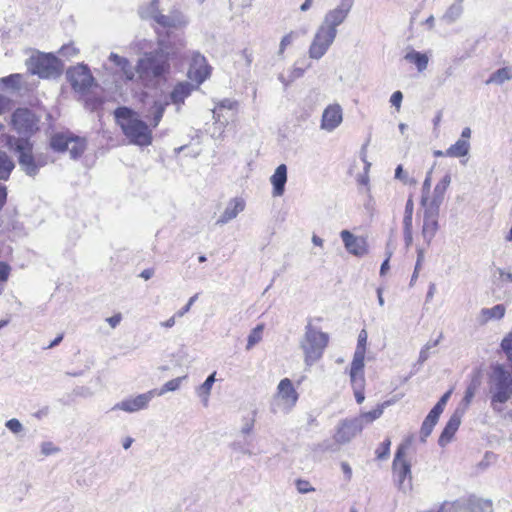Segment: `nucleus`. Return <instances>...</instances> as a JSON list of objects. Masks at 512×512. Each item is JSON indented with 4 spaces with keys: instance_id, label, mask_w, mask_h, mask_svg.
Masks as SVG:
<instances>
[{
    "instance_id": "f257e3e1",
    "label": "nucleus",
    "mask_w": 512,
    "mask_h": 512,
    "mask_svg": "<svg viewBox=\"0 0 512 512\" xmlns=\"http://www.w3.org/2000/svg\"><path fill=\"white\" fill-rule=\"evenodd\" d=\"M184 47V42L179 39L177 43L171 44L170 41L160 40L159 48L155 52L145 53L137 63V73L144 80H152L164 75L169 68L168 60L176 56Z\"/></svg>"
},
{
    "instance_id": "f03ea898",
    "label": "nucleus",
    "mask_w": 512,
    "mask_h": 512,
    "mask_svg": "<svg viewBox=\"0 0 512 512\" xmlns=\"http://www.w3.org/2000/svg\"><path fill=\"white\" fill-rule=\"evenodd\" d=\"M114 116L129 143L138 146H149L152 143V129L137 112L128 107H119Z\"/></svg>"
},
{
    "instance_id": "7ed1b4c3",
    "label": "nucleus",
    "mask_w": 512,
    "mask_h": 512,
    "mask_svg": "<svg viewBox=\"0 0 512 512\" xmlns=\"http://www.w3.org/2000/svg\"><path fill=\"white\" fill-rule=\"evenodd\" d=\"M5 137L6 145L9 147V149L14 150L16 153H18L19 165L27 175H36L38 173V170L48 163V159L46 156L42 154L34 155L32 153L33 147L28 139H16L9 135Z\"/></svg>"
},
{
    "instance_id": "20e7f679",
    "label": "nucleus",
    "mask_w": 512,
    "mask_h": 512,
    "mask_svg": "<svg viewBox=\"0 0 512 512\" xmlns=\"http://www.w3.org/2000/svg\"><path fill=\"white\" fill-rule=\"evenodd\" d=\"M490 393L493 410L502 411L500 405L506 403L512 396V374L501 365L492 368Z\"/></svg>"
},
{
    "instance_id": "39448f33",
    "label": "nucleus",
    "mask_w": 512,
    "mask_h": 512,
    "mask_svg": "<svg viewBox=\"0 0 512 512\" xmlns=\"http://www.w3.org/2000/svg\"><path fill=\"white\" fill-rule=\"evenodd\" d=\"M322 317H312L307 320L305 333L301 342L304 352H322L329 344L330 335L321 329Z\"/></svg>"
},
{
    "instance_id": "423d86ee",
    "label": "nucleus",
    "mask_w": 512,
    "mask_h": 512,
    "mask_svg": "<svg viewBox=\"0 0 512 512\" xmlns=\"http://www.w3.org/2000/svg\"><path fill=\"white\" fill-rule=\"evenodd\" d=\"M28 71L40 78H56L61 74L62 63L53 54L37 53L26 62Z\"/></svg>"
},
{
    "instance_id": "0eeeda50",
    "label": "nucleus",
    "mask_w": 512,
    "mask_h": 512,
    "mask_svg": "<svg viewBox=\"0 0 512 512\" xmlns=\"http://www.w3.org/2000/svg\"><path fill=\"white\" fill-rule=\"evenodd\" d=\"M353 3L354 0H340L335 8L328 10L324 14L319 27L337 36L338 27L347 19Z\"/></svg>"
},
{
    "instance_id": "6e6552de",
    "label": "nucleus",
    "mask_w": 512,
    "mask_h": 512,
    "mask_svg": "<svg viewBox=\"0 0 512 512\" xmlns=\"http://www.w3.org/2000/svg\"><path fill=\"white\" fill-rule=\"evenodd\" d=\"M274 410L288 413L298 401V393L288 378L282 379L278 386L273 400Z\"/></svg>"
},
{
    "instance_id": "1a4fd4ad",
    "label": "nucleus",
    "mask_w": 512,
    "mask_h": 512,
    "mask_svg": "<svg viewBox=\"0 0 512 512\" xmlns=\"http://www.w3.org/2000/svg\"><path fill=\"white\" fill-rule=\"evenodd\" d=\"M405 449L404 445L400 446L393 461L394 481L403 492L409 491L412 487L411 466L404 458Z\"/></svg>"
},
{
    "instance_id": "9d476101",
    "label": "nucleus",
    "mask_w": 512,
    "mask_h": 512,
    "mask_svg": "<svg viewBox=\"0 0 512 512\" xmlns=\"http://www.w3.org/2000/svg\"><path fill=\"white\" fill-rule=\"evenodd\" d=\"M450 183L451 175L446 173L437 182L432 191H429L427 194H423L421 196V205L423 209L439 212Z\"/></svg>"
},
{
    "instance_id": "9b49d317",
    "label": "nucleus",
    "mask_w": 512,
    "mask_h": 512,
    "mask_svg": "<svg viewBox=\"0 0 512 512\" xmlns=\"http://www.w3.org/2000/svg\"><path fill=\"white\" fill-rule=\"evenodd\" d=\"M67 80L75 92L84 94L94 83V77L85 64H77L70 67L66 72Z\"/></svg>"
},
{
    "instance_id": "f8f14e48",
    "label": "nucleus",
    "mask_w": 512,
    "mask_h": 512,
    "mask_svg": "<svg viewBox=\"0 0 512 512\" xmlns=\"http://www.w3.org/2000/svg\"><path fill=\"white\" fill-rule=\"evenodd\" d=\"M336 37L318 26L308 48L309 58L320 60L333 45Z\"/></svg>"
},
{
    "instance_id": "ddd939ff",
    "label": "nucleus",
    "mask_w": 512,
    "mask_h": 512,
    "mask_svg": "<svg viewBox=\"0 0 512 512\" xmlns=\"http://www.w3.org/2000/svg\"><path fill=\"white\" fill-rule=\"evenodd\" d=\"M156 395V390H150L136 396H130L116 403L112 409L135 413L148 408L150 401L156 397Z\"/></svg>"
},
{
    "instance_id": "4468645a",
    "label": "nucleus",
    "mask_w": 512,
    "mask_h": 512,
    "mask_svg": "<svg viewBox=\"0 0 512 512\" xmlns=\"http://www.w3.org/2000/svg\"><path fill=\"white\" fill-rule=\"evenodd\" d=\"M340 238L343 242L345 250L358 258H362L369 253V245L365 237L356 236L349 230H342Z\"/></svg>"
},
{
    "instance_id": "2eb2a0df",
    "label": "nucleus",
    "mask_w": 512,
    "mask_h": 512,
    "mask_svg": "<svg viewBox=\"0 0 512 512\" xmlns=\"http://www.w3.org/2000/svg\"><path fill=\"white\" fill-rule=\"evenodd\" d=\"M343 122V108L339 103L327 105L321 115L320 129L331 133L335 131Z\"/></svg>"
},
{
    "instance_id": "dca6fc26",
    "label": "nucleus",
    "mask_w": 512,
    "mask_h": 512,
    "mask_svg": "<svg viewBox=\"0 0 512 512\" xmlns=\"http://www.w3.org/2000/svg\"><path fill=\"white\" fill-rule=\"evenodd\" d=\"M38 119L27 108H19L12 115V125L20 134H30L37 129Z\"/></svg>"
},
{
    "instance_id": "f3484780",
    "label": "nucleus",
    "mask_w": 512,
    "mask_h": 512,
    "mask_svg": "<svg viewBox=\"0 0 512 512\" xmlns=\"http://www.w3.org/2000/svg\"><path fill=\"white\" fill-rule=\"evenodd\" d=\"M361 433V427L354 418L340 421L336 427L333 439L339 445L347 444Z\"/></svg>"
},
{
    "instance_id": "a211bd4d",
    "label": "nucleus",
    "mask_w": 512,
    "mask_h": 512,
    "mask_svg": "<svg viewBox=\"0 0 512 512\" xmlns=\"http://www.w3.org/2000/svg\"><path fill=\"white\" fill-rule=\"evenodd\" d=\"M210 75V67L207 65L206 59L200 54L194 55L188 76L191 80L201 84Z\"/></svg>"
},
{
    "instance_id": "6ab92c4d",
    "label": "nucleus",
    "mask_w": 512,
    "mask_h": 512,
    "mask_svg": "<svg viewBox=\"0 0 512 512\" xmlns=\"http://www.w3.org/2000/svg\"><path fill=\"white\" fill-rule=\"evenodd\" d=\"M422 237L427 244H430L436 235L439 224V212L423 209Z\"/></svg>"
},
{
    "instance_id": "aec40b11",
    "label": "nucleus",
    "mask_w": 512,
    "mask_h": 512,
    "mask_svg": "<svg viewBox=\"0 0 512 512\" xmlns=\"http://www.w3.org/2000/svg\"><path fill=\"white\" fill-rule=\"evenodd\" d=\"M464 415V409L456 408L454 413L451 415L450 419L448 420L445 428L443 429L440 437H439V445L445 446L447 445L453 438L454 434L458 430L462 417Z\"/></svg>"
},
{
    "instance_id": "412c9836",
    "label": "nucleus",
    "mask_w": 512,
    "mask_h": 512,
    "mask_svg": "<svg viewBox=\"0 0 512 512\" xmlns=\"http://www.w3.org/2000/svg\"><path fill=\"white\" fill-rule=\"evenodd\" d=\"M506 314V307L503 304H497L490 308H482L476 321L480 326L488 324L490 321H500Z\"/></svg>"
},
{
    "instance_id": "4be33fe9",
    "label": "nucleus",
    "mask_w": 512,
    "mask_h": 512,
    "mask_svg": "<svg viewBox=\"0 0 512 512\" xmlns=\"http://www.w3.org/2000/svg\"><path fill=\"white\" fill-rule=\"evenodd\" d=\"M239 102L234 99L225 98L219 100L215 103V106L212 110L213 119L215 123H219L221 125V132H223L224 128L227 126L228 121L226 119L223 120L224 116L222 111L224 109L236 111L238 109Z\"/></svg>"
},
{
    "instance_id": "5701e85b",
    "label": "nucleus",
    "mask_w": 512,
    "mask_h": 512,
    "mask_svg": "<svg viewBox=\"0 0 512 512\" xmlns=\"http://www.w3.org/2000/svg\"><path fill=\"white\" fill-rule=\"evenodd\" d=\"M245 205L244 199L240 197L232 198L217 220V224L223 225L235 219L245 209Z\"/></svg>"
},
{
    "instance_id": "b1692460",
    "label": "nucleus",
    "mask_w": 512,
    "mask_h": 512,
    "mask_svg": "<svg viewBox=\"0 0 512 512\" xmlns=\"http://www.w3.org/2000/svg\"><path fill=\"white\" fill-rule=\"evenodd\" d=\"M273 190L272 195L274 197H280L285 192V184L287 182V167L285 164L279 165L273 175L270 177Z\"/></svg>"
},
{
    "instance_id": "393cba45",
    "label": "nucleus",
    "mask_w": 512,
    "mask_h": 512,
    "mask_svg": "<svg viewBox=\"0 0 512 512\" xmlns=\"http://www.w3.org/2000/svg\"><path fill=\"white\" fill-rule=\"evenodd\" d=\"M109 61L113 63L117 68V72L120 73L125 80L131 81L134 79L135 70L127 58L116 53H111L109 55Z\"/></svg>"
},
{
    "instance_id": "a878e982",
    "label": "nucleus",
    "mask_w": 512,
    "mask_h": 512,
    "mask_svg": "<svg viewBox=\"0 0 512 512\" xmlns=\"http://www.w3.org/2000/svg\"><path fill=\"white\" fill-rule=\"evenodd\" d=\"M404 59L413 65H415L418 72H423L427 69L430 56L427 53H421L414 49H410L404 55Z\"/></svg>"
},
{
    "instance_id": "bb28decb",
    "label": "nucleus",
    "mask_w": 512,
    "mask_h": 512,
    "mask_svg": "<svg viewBox=\"0 0 512 512\" xmlns=\"http://www.w3.org/2000/svg\"><path fill=\"white\" fill-rule=\"evenodd\" d=\"M364 354H354V358L350 365L349 376L350 382H363L364 377Z\"/></svg>"
},
{
    "instance_id": "cd10ccee",
    "label": "nucleus",
    "mask_w": 512,
    "mask_h": 512,
    "mask_svg": "<svg viewBox=\"0 0 512 512\" xmlns=\"http://www.w3.org/2000/svg\"><path fill=\"white\" fill-rule=\"evenodd\" d=\"M471 144L465 139H458L454 144L445 150V157L465 158L469 155Z\"/></svg>"
},
{
    "instance_id": "c85d7f7f",
    "label": "nucleus",
    "mask_w": 512,
    "mask_h": 512,
    "mask_svg": "<svg viewBox=\"0 0 512 512\" xmlns=\"http://www.w3.org/2000/svg\"><path fill=\"white\" fill-rule=\"evenodd\" d=\"M187 21L182 13L175 11L170 15H161L157 24L163 28H181L186 25Z\"/></svg>"
},
{
    "instance_id": "c756f323",
    "label": "nucleus",
    "mask_w": 512,
    "mask_h": 512,
    "mask_svg": "<svg viewBox=\"0 0 512 512\" xmlns=\"http://www.w3.org/2000/svg\"><path fill=\"white\" fill-rule=\"evenodd\" d=\"M385 405L386 403L379 404L373 410L363 412L359 414L357 417H354L357 424L360 425L361 431L365 426L371 424L372 422H374L375 420L379 419L382 416Z\"/></svg>"
},
{
    "instance_id": "7c9ffc66",
    "label": "nucleus",
    "mask_w": 512,
    "mask_h": 512,
    "mask_svg": "<svg viewBox=\"0 0 512 512\" xmlns=\"http://www.w3.org/2000/svg\"><path fill=\"white\" fill-rule=\"evenodd\" d=\"M193 90V86L190 83H179L176 85L171 93V101L173 104L180 106L184 103Z\"/></svg>"
},
{
    "instance_id": "2f4dec72",
    "label": "nucleus",
    "mask_w": 512,
    "mask_h": 512,
    "mask_svg": "<svg viewBox=\"0 0 512 512\" xmlns=\"http://www.w3.org/2000/svg\"><path fill=\"white\" fill-rule=\"evenodd\" d=\"M510 80H512V66H506L493 72L486 80V84L502 85Z\"/></svg>"
},
{
    "instance_id": "473e14b6",
    "label": "nucleus",
    "mask_w": 512,
    "mask_h": 512,
    "mask_svg": "<svg viewBox=\"0 0 512 512\" xmlns=\"http://www.w3.org/2000/svg\"><path fill=\"white\" fill-rule=\"evenodd\" d=\"M462 13L463 2L462 0H456L447 8L441 20L447 24H452L461 17Z\"/></svg>"
},
{
    "instance_id": "72a5a7b5",
    "label": "nucleus",
    "mask_w": 512,
    "mask_h": 512,
    "mask_svg": "<svg viewBox=\"0 0 512 512\" xmlns=\"http://www.w3.org/2000/svg\"><path fill=\"white\" fill-rule=\"evenodd\" d=\"M216 372H213L202 385L196 388V394L201 399L204 406H208L209 397L212 390V386L215 383Z\"/></svg>"
},
{
    "instance_id": "f704fd0d",
    "label": "nucleus",
    "mask_w": 512,
    "mask_h": 512,
    "mask_svg": "<svg viewBox=\"0 0 512 512\" xmlns=\"http://www.w3.org/2000/svg\"><path fill=\"white\" fill-rule=\"evenodd\" d=\"M139 14L142 19L153 20L157 23L159 17L162 15L159 10V1L153 0L145 6H141L139 9Z\"/></svg>"
},
{
    "instance_id": "c9c22d12",
    "label": "nucleus",
    "mask_w": 512,
    "mask_h": 512,
    "mask_svg": "<svg viewBox=\"0 0 512 512\" xmlns=\"http://www.w3.org/2000/svg\"><path fill=\"white\" fill-rule=\"evenodd\" d=\"M22 78L23 76L18 73L0 78V90H19L21 87Z\"/></svg>"
},
{
    "instance_id": "e433bc0d",
    "label": "nucleus",
    "mask_w": 512,
    "mask_h": 512,
    "mask_svg": "<svg viewBox=\"0 0 512 512\" xmlns=\"http://www.w3.org/2000/svg\"><path fill=\"white\" fill-rule=\"evenodd\" d=\"M13 160L2 150H0V179L7 180L14 169Z\"/></svg>"
},
{
    "instance_id": "4c0bfd02",
    "label": "nucleus",
    "mask_w": 512,
    "mask_h": 512,
    "mask_svg": "<svg viewBox=\"0 0 512 512\" xmlns=\"http://www.w3.org/2000/svg\"><path fill=\"white\" fill-rule=\"evenodd\" d=\"M71 136L72 135L69 134V133H58V134H55L51 138L50 145H51V147L55 151L64 152V151H66V149H67V147L69 145V141H70Z\"/></svg>"
},
{
    "instance_id": "58836bf2",
    "label": "nucleus",
    "mask_w": 512,
    "mask_h": 512,
    "mask_svg": "<svg viewBox=\"0 0 512 512\" xmlns=\"http://www.w3.org/2000/svg\"><path fill=\"white\" fill-rule=\"evenodd\" d=\"M85 141L79 137L71 136L69 145L66 149L70 153L71 158L76 159L82 155L85 150Z\"/></svg>"
},
{
    "instance_id": "ea45409f",
    "label": "nucleus",
    "mask_w": 512,
    "mask_h": 512,
    "mask_svg": "<svg viewBox=\"0 0 512 512\" xmlns=\"http://www.w3.org/2000/svg\"><path fill=\"white\" fill-rule=\"evenodd\" d=\"M231 449L234 452H237L242 455L246 456H253L255 455L252 447H251V441L246 439L244 437L243 440H235L230 444Z\"/></svg>"
},
{
    "instance_id": "a19ab883",
    "label": "nucleus",
    "mask_w": 512,
    "mask_h": 512,
    "mask_svg": "<svg viewBox=\"0 0 512 512\" xmlns=\"http://www.w3.org/2000/svg\"><path fill=\"white\" fill-rule=\"evenodd\" d=\"M169 103L167 101H155L153 106L151 107L152 114V127H157L163 117L166 106Z\"/></svg>"
},
{
    "instance_id": "79ce46f5",
    "label": "nucleus",
    "mask_w": 512,
    "mask_h": 512,
    "mask_svg": "<svg viewBox=\"0 0 512 512\" xmlns=\"http://www.w3.org/2000/svg\"><path fill=\"white\" fill-rule=\"evenodd\" d=\"M185 378H186V376H183V377H177V378L167 381L165 384H163L160 387V389H155L157 391L156 396H163L164 394H166L168 392L177 391L180 388V386Z\"/></svg>"
},
{
    "instance_id": "37998d69",
    "label": "nucleus",
    "mask_w": 512,
    "mask_h": 512,
    "mask_svg": "<svg viewBox=\"0 0 512 512\" xmlns=\"http://www.w3.org/2000/svg\"><path fill=\"white\" fill-rule=\"evenodd\" d=\"M264 331V325L258 324L249 334L246 349L250 350L257 344L261 339Z\"/></svg>"
},
{
    "instance_id": "c03bdc74",
    "label": "nucleus",
    "mask_w": 512,
    "mask_h": 512,
    "mask_svg": "<svg viewBox=\"0 0 512 512\" xmlns=\"http://www.w3.org/2000/svg\"><path fill=\"white\" fill-rule=\"evenodd\" d=\"M437 421L438 420H436L435 418L431 417L430 415L426 416L425 420L422 423V427H421V431H420L421 440L423 442L431 434V432H432L434 426L436 425Z\"/></svg>"
},
{
    "instance_id": "a18cd8bd",
    "label": "nucleus",
    "mask_w": 512,
    "mask_h": 512,
    "mask_svg": "<svg viewBox=\"0 0 512 512\" xmlns=\"http://www.w3.org/2000/svg\"><path fill=\"white\" fill-rule=\"evenodd\" d=\"M5 427L14 435H21L25 431L24 425L17 418L7 420Z\"/></svg>"
},
{
    "instance_id": "49530a36",
    "label": "nucleus",
    "mask_w": 512,
    "mask_h": 512,
    "mask_svg": "<svg viewBox=\"0 0 512 512\" xmlns=\"http://www.w3.org/2000/svg\"><path fill=\"white\" fill-rule=\"evenodd\" d=\"M255 424V413L253 412L251 416L245 417L242 421V425L240 428V433L242 436L246 437L253 432Z\"/></svg>"
},
{
    "instance_id": "de8ad7c7",
    "label": "nucleus",
    "mask_w": 512,
    "mask_h": 512,
    "mask_svg": "<svg viewBox=\"0 0 512 512\" xmlns=\"http://www.w3.org/2000/svg\"><path fill=\"white\" fill-rule=\"evenodd\" d=\"M74 356H75V359L73 360L74 362L84 363L83 368H79V369L72 370L69 372V374L76 376V375L82 374L85 370L89 369L90 361L88 358V354H74Z\"/></svg>"
},
{
    "instance_id": "09e8293b",
    "label": "nucleus",
    "mask_w": 512,
    "mask_h": 512,
    "mask_svg": "<svg viewBox=\"0 0 512 512\" xmlns=\"http://www.w3.org/2000/svg\"><path fill=\"white\" fill-rule=\"evenodd\" d=\"M356 402L361 404L365 400L364 389L365 381L363 382H351Z\"/></svg>"
},
{
    "instance_id": "8fccbe9b",
    "label": "nucleus",
    "mask_w": 512,
    "mask_h": 512,
    "mask_svg": "<svg viewBox=\"0 0 512 512\" xmlns=\"http://www.w3.org/2000/svg\"><path fill=\"white\" fill-rule=\"evenodd\" d=\"M475 390H476L475 385L471 384L470 386H468V388L466 389L464 398L462 400V403L458 408L464 409V412L466 411V409L470 405V403L475 395Z\"/></svg>"
},
{
    "instance_id": "3c124183",
    "label": "nucleus",
    "mask_w": 512,
    "mask_h": 512,
    "mask_svg": "<svg viewBox=\"0 0 512 512\" xmlns=\"http://www.w3.org/2000/svg\"><path fill=\"white\" fill-rule=\"evenodd\" d=\"M391 441L386 439L375 451L379 460H384L389 456Z\"/></svg>"
},
{
    "instance_id": "603ef678",
    "label": "nucleus",
    "mask_w": 512,
    "mask_h": 512,
    "mask_svg": "<svg viewBox=\"0 0 512 512\" xmlns=\"http://www.w3.org/2000/svg\"><path fill=\"white\" fill-rule=\"evenodd\" d=\"M414 204L413 200L409 198L405 205V214L403 218V226H412V215H413Z\"/></svg>"
},
{
    "instance_id": "864d4df0",
    "label": "nucleus",
    "mask_w": 512,
    "mask_h": 512,
    "mask_svg": "<svg viewBox=\"0 0 512 512\" xmlns=\"http://www.w3.org/2000/svg\"><path fill=\"white\" fill-rule=\"evenodd\" d=\"M41 453L45 456L56 454L60 449L54 445L51 441L42 442L40 445Z\"/></svg>"
},
{
    "instance_id": "5fc2aeb1",
    "label": "nucleus",
    "mask_w": 512,
    "mask_h": 512,
    "mask_svg": "<svg viewBox=\"0 0 512 512\" xmlns=\"http://www.w3.org/2000/svg\"><path fill=\"white\" fill-rule=\"evenodd\" d=\"M395 178L402 181L404 184H414L415 181L408 177V174L403 170L402 165H398L395 169Z\"/></svg>"
},
{
    "instance_id": "6e6d98bb",
    "label": "nucleus",
    "mask_w": 512,
    "mask_h": 512,
    "mask_svg": "<svg viewBox=\"0 0 512 512\" xmlns=\"http://www.w3.org/2000/svg\"><path fill=\"white\" fill-rule=\"evenodd\" d=\"M294 40V33L290 32L282 37L280 46H279V54H283L285 49L292 44Z\"/></svg>"
},
{
    "instance_id": "4d7b16f0",
    "label": "nucleus",
    "mask_w": 512,
    "mask_h": 512,
    "mask_svg": "<svg viewBox=\"0 0 512 512\" xmlns=\"http://www.w3.org/2000/svg\"><path fill=\"white\" fill-rule=\"evenodd\" d=\"M368 334L366 330H361L358 335V341H357V349L356 352H364L366 348Z\"/></svg>"
},
{
    "instance_id": "13d9d810",
    "label": "nucleus",
    "mask_w": 512,
    "mask_h": 512,
    "mask_svg": "<svg viewBox=\"0 0 512 512\" xmlns=\"http://www.w3.org/2000/svg\"><path fill=\"white\" fill-rule=\"evenodd\" d=\"M402 100L403 94L401 91H395L390 97V103L396 108L397 111H399L401 108Z\"/></svg>"
},
{
    "instance_id": "bf43d9fd",
    "label": "nucleus",
    "mask_w": 512,
    "mask_h": 512,
    "mask_svg": "<svg viewBox=\"0 0 512 512\" xmlns=\"http://www.w3.org/2000/svg\"><path fill=\"white\" fill-rule=\"evenodd\" d=\"M296 487L300 493H309L315 490L306 480H298L296 482Z\"/></svg>"
},
{
    "instance_id": "052dcab7",
    "label": "nucleus",
    "mask_w": 512,
    "mask_h": 512,
    "mask_svg": "<svg viewBox=\"0 0 512 512\" xmlns=\"http://www.w3.org/2000/svg\"><path fill=\"white\" fill-rule=\"evenodd\" d=\"M501 348L503 352H512V331L502 339Z\"/></svg>"
},
{
    "instance_id": "680f3d73",
    "label": "nucleus",
    "mask_w": 512,
    "mask_h": 512,
    "mask_svg": "<svg viewBox=\"0 0 512 512\" xmlns=\"http://www.w3.org/2000/svg\"><path fill=\"white\" fill-rule=\"evenodd\" d=\"M198 297V294H195L193 295L189 300H188V303L183 307L181 308L179 311L176 312L175 316L177 317H182L184 316L187 312H189L191 306L193 305V303L196 301Z\"/></svg>"
},
{
    "instance_id": "e2e57ef3",
    "label": "nucleus",
    "mask_w": 512,
    "mask_h": 512,
    "mask_svg": "<svg viewBox=\"0 0 512 512\" xmlns=\"http://www.w3.org/2000/svg\"><path fill=\"white\" fill-rule=\"evenodd\" d=\"M78 49H76L73 45H65L60 49V54L65 57H73L77 55Z\"/></svg>"
},
{
    "instance_id": "0e129e2a",
    "label": "nucleus",
    "mask_w": 512,
    "mask_h": 512,
    "mask_svg": "<svg viewBox=\"0 0 512 512\" xmlns=\"http://www.w3.org/2000/svg\"><path fill=\"white\" fill-rule=\"evenodd\" d=\"M11 268L8 264L0 262V281L5 282L8 280Z\"/></svg>"
},
{
    "instance_id": "69168bd1",
    "label": "nucleus",
    "mask_w": 512,
    "mask_h": 512,
    "mask_svg": "<svg viewBox=\"0 0 512 512\" xmlns=\"http://www.w3.org/2000/svg\"><path fill=\"white\" fill-rule=\"evenodd\" d=\"M304 73H305V69L294 66L290 71L289 82H293L294 80L302 77L304 75Z\"/></svg>"
},
{
    "instance_id": "338daca9",
    "label": "nucleus",
    "mask_w": 512,
    "mask_h": 512,
    "mask_svg": "<svg viewBox=\"0 0 512 512\" xmlns=\"http://www.w3.org/2000/svg\"><path fill=\"white\" fill-rule=\"evenodd\" d=\"M403 233L406 246H410L413 241L412 226H403Z\"/></svg>"
},
{
    "instance_id": "774afa93",
    "label": "nucleus",
    "mask_w": 512,
    "mask_h": 512,
    "mask_svg": "<svg viewBox=\"0 0 512 512\" xmlns=\"http://www.w3.org/2000/svg\"><path fill=\"white\" fill-rule=\"evenodd\" d=\"M444 408L445 406L437 402V404L432 408L428 415L438 420L441 413L444 411Z\"/></svg>"
}]
</instances>
